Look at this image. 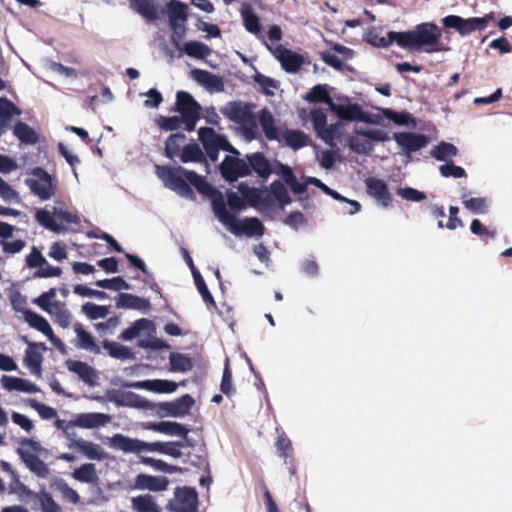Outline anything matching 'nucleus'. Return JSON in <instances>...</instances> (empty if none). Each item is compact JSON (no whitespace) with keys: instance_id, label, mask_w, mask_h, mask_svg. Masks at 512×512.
<instances>
[{"instance_id":"39448f33","label":"nucleus","mask_w":512,"mask_h":512,"mask_svg":"<svg viewBox=\"0 0 512 512\" xmlns=\"http://www.w3.org/2000/svg\"><path fill=\"white\" fill-rule=\"evenodd\" d=\"M33 178L25 180L26 185L31 192L41 200H49L56 193L57 186L53 182V177L42 167H35L31 170Z\"/></svg>"},{"instance_id":"ddd939ff","label":"nucleus","mask_w":512,"mask_h":512,"mask_svg":"<svg viewBox=\"0 0 512 512\" xmlns=\"http://www.w3.org/2000/svg\"><path fill=\"white\" fill-rule=\"evenodd\" d=\"M24 340L28 344L24 356V365L32 374L39 377L42 371V352L46 351L47 347L43 342H28L25 338Z\"/></svg>"},{"instance_id":"cd10ccee","label":"nucleus","mask_w":512,"mask_h":512,"mask_svg":"<svg viewBox=\"0 0 512 512\" xmlns=\"http://www.w3.org/2000/svg\"><path fill=\"white\" fill-rule=\"evenodd\" d=\"M259 123L268 140L280 139L279 128L275 125V119L268 109H263L259 112Z\"/></svg>"},{"instance_id":"c9c22d12","label":"nucleus","mask_w":512,"mask_h":512,"mask_svg":"<svg viewBox=\"0 0 512 512\" xmlns=\"http://www.w3.org/2000/svg\"><path fill=\"white\" fill-rule=\"evenodd\" d=\"M303 99L309 103H325L331 109V103H334L326 84H317L307 92Z\"/></svg>"},{"instance_id":"0e129e2a","label":"nucleus","mask_w":512,"mask_h":512,"mask_svg":"<svg viewBox=\"0 0 512 512\" xmlns=\"http://www.w3.org/2000/svg\"><path fill=\"white\" fill-rule=\"evenodd\" d=\"M439 172L441 176L445 178L453 177V178H463L467 177V173L464 168L461 166L455 165L453 162H448L439 167Z\"/></svg>"},{"instance_id":"de8ad7c7","label":"nucleus","mask_w":512,"mask_h":512,"mask_svg":"<svg viewBox=\"0 0 512 512\" xmlns=\"http://www.w3.org/2000/svg\"><path fill=\"white\" fill-rule=\"evenodd\" d=\"M151 324V321L146 318L138 319L132 323L130 327L122 331V333L119 335V339L123 341H131L139 336L141 331L148 329Z\"/></svg>"},{"instance_id":"4be33fe9","label":"nucleus","mask_w":512,"mask_h":512,"mask_svg":"<svg viewBox=\"0 0 512 512\" xmlns=\"http://www.w3.org/2000/svg\"><path fill=\"white\" fill-rule=\"evenodd\" d=\"M0 381L2 387L8 391L16 390L26 393H36L40 391L37 385L27 379L3 375Z\"/></svg>"},{"instance_id":"0eeeda50","label":"nucleus","mask_w":512,"mask_h":512,"mask_svg":"<svg viewBox=\"0 0 512 512\" xmlns=\"http://www.w3.org/2000/svg\"><path fill=\"white\" fill-rule=\"evenodd\" d=\"M172 512H198V494L194 488H177L174 498L167 504Z\"/></svg>"},{"instance_id":"a18cd8bd","label":"nucleus","mask_w":512,"mask_h":512,"mask_svg":"<svg viewBox=\"0 0 512 512\" xmlns=\"http://www.w3.org/2000/svg\"><path fill=\"white\" fill-rule=\"evenodd\" d=\"M457 154L458 148L454 144L444 141L436 145L431 151V156L438 161H447L456 157Z\"/></svg>"},{"instance_id":"a19ab883","label":"nucleus","mask_w":512,"mask_h":512,"mask_svg":"<svg viewBox=\"0 0 512 512\" xmlns=\"http://www.w3.org/2000/svg\"><path fill=\"white\" fill-rule=\"evenodd\" d=\"M103 348L108 352V354L115 359L126 360L133 359L134 354L130 348L127 346L121 345L117 342L104 340Z\"/></svg>"},{"instance_id":"6e6d98bb","label":"nucleus","mask_w":512,"mask_h":512,"mask_svg":"<svg viewBox=\"0 0 512 512\" xmlns=\"http://www.w3.org/2000/svg\"><path fill=\"white\" fill-rule=\"evenodd\" d=\"M275 447L279 456L284 459L285 464H288V459L292 457L293 447L291 440L284 432L278 435Z\"/></svg>"},{"instance_id":"4d7b16f0","label":"nucleus","mask_w":512,"mask_h":512,"mask_svg":"<svg viewBox=\"0 0 512 512\" xmlns=\"http://www.w3.org/2000/svg\"><path fill=\"white\" fill-rule=\"evenodd\" d=\"M157 126L164 131H175L181 128L182 125L185 126L184 118L180 116H159L156 120Z\"/></svg>"},{"instance_id":"680f3d73","label":"nucleus","mask_w":512,"mask_h":512,"mask_svg":"<svg viewBox=\"0 0 512 512\" xmlns=\"http://www.w3.org/2000/svg\"><path fill=\"white\" fill-rule=\"evenodd\" d=\"M57 294L56 288H50L48 291L43 292L40 296L34 299V303L45 312H51L50 308L53 307L55 297Z\"/></svg>"},{"instance_id":"c03bdc74","label":"nucleus","mask_w":512,"mask_h":512,"mask_svg":"<svg viewBox=\"0 0 512 512\" xmlns=\"http://www.w3.org/2000/svg\"><path fill=\"white\" fill-rule=\"evenodd\" d=\"M283 138L285 143L294 150L307 146L309 141L308 136L301 130H286Z\"/></svg>"},{"instance_id":"2f4dec72","label":"nucleus","mask_w":512,"mask_h":512,"mask_svg":"<svg viewBox=\"0 0 512 512\" xmlns=\"http://www.w3.org/2000/svg\"><path fill=\"white\" fill-rule=\"evenodd\" d=\"M74 331L77 335V346L79 348L90 351L94 354H99L101 352V349L99 345L96 344L94 337L84 329L81 323L74 324Z\"/></svg>"},{"instance_id":"5fc2aeb1","label":"nucleus","mask_w":512,"mask_h":512,"mask_svg":"<svg viewBox=\"0 0 512 512\" xmlns=\"http://www.w3.org/2000/svg\"><path fill=\"white\" fill-rule=\"evenodd\" d=\"M270 190L282 208L292 202L287 188L281 181L274 180L270 185Z\"/></svg>"},{"instance_id":"13d9d810","label":"nucleus","mask_w":512,"mask_h":512,"mask_svg":"<svg viewBox=\"0 0 512 512\" xmlns=\"http://www.w3.org/2000/svg\"><path fill=\"white\" fill-rule=\"evenodd\" d=\"M193 278L195 281V285L202 296L203 301L206 303V305L212 306L213 308H216V303L214 301V298L212 294L210 293L203 277L201 276L199 271H194Z\"/></svg>"},{"instance_id":"052dcab7","label":"nucleus","mask_w":512,"mask_h":512,"mask_svg":"<svg viewBox=\"0 0 512 512\" xmlns=\"http://www.w3.org/2000/svg\"><path fill=\"white\" fill-rule=\"evenodd\" d=\"M82 312L91 320L105 318L109 314V307L87 302L82 306Z\"/></svg>"},{"instance_id":"79ce46f5","label":"nucleus","mask_w":512,"mask_h":512,"mask_svg":"<svg viewBox=\"0 0 512 512\" xmlns=\"http://www.w3.org/2000/svg\"><path fill=\"white\" fill-rule=\"evenodd\" d=\"M72 477L83 483H94L98 480L97 470L96 466L93 463H85L82 464L80 467L76 468L73 473Z\"/></svg>"},{"instance_id":"603ef678","label":"nucleus","mask_w":512,"mask_h":512,"mask_svg":"<svg viewBox=\"0 0 512 512\" xmlns=\"http://www.w3.org/2000/svg\"><path fill=\"white\" fill-rule=\"evenodd\" d=\"M244 200L246 205L248 204L251 207L257 208L260 205L263 207H270L271 199L269 196H263L262 192L259 189L252 188L248 191V194H245Z\"/></svg>"},{"instance_id":"412c9836","label":"nucleus","mask_w":512,"mask_h":512,"mask_svg":"<svg viewBox=\"0 0 512 512\" xmlns=\"http://www.w3.org/2000/svg\"><path fill=\"white\" fill-rule=\"evenodd\" d=\"M111 417L104 413H82L79 414L74 420H71V424L76 425L80 428H97L106 425L110 422Z\"/></svg>"},{"instance_id":"9b49d317","label":"nucleus","mask_w":512,"mask_h":512,"mask_svg":"<svg viewBox=\"0 0 512 512\" xmlns=\"http://www.w3.org/2000/svg\"><path fill=\"white\" fill-rule=\"evenodd\" d=\"M219 170L221 176L230 183L251 175V169L245 160L228 155L223 159Z\"/></svg>"},{"instance_id":"7ed1b4c3","label":"nucleus","mask_w":512,"mask_h":512,"mask_svg":"<svg viewBox=\"0 0 512 512\" xmlns=\"http://www.w3.org/2000/svg\"><path fill=\"white\" fill-rule=\"evenodd\" d=\"M174 111L178 112L185 120V130L192 132L200 119V104L186 91H178Z\"/></svg>"},{"instance_id":"5701e85b","label":"nucleus","mask_w":512,"mask_h":512,"mask_svg":"<svg viewBox=\"0 0 512 512\" xmlns=\"http://www.w3.org/2000/svg\"><path fill=\"white\" fill-rule=\"evenodd\" d=\"M146 428L170 436H186L190 431L186 426L171 421L149 422Z\"/></svg>"},{"instance_id":"864d4df0","label":"nucleus","mask_w":512,"mask_h":512,"mask_svg":"<svg viewBox=\"0 0 512 512\" xmlns=\"http://www.w3.org/2000/svg\"><path fill=\"white\" fill-rule=\"evenodd\" d=\"M184 51L188 56L197 59H204L209 56L211 52L210 48L206 44L198 41L187 42L184 46Z\"/></svg>"},{"instance_id":"f03ea898","label":"nucleus","mask_w":512,"mask_h":512,"mask_svg":"<svg viewBox=\"0 0 512 512\" xmlns=\"http://www.w3.org/2000/svg\"><path fill=\"white\" fill-rule=\"evenodd\" d=\"M441 36V30L436 24L425 22L416 25L414 30L389 31L386 37L380 36L377 30L372 28L366 33L365 40L377 48H386L395 42L399 47L410 51L423 50L426 53H435L444 50Z\"/></svg>"},{"instance_id":"2eb2a0df","label":"nucleus","mask_w":512,"mask_h":512,"mask_svg":"<svg viewBox=\"0 0 512 512\" xmlns=\"http://www.w3.org/2000/svg\"><path fill=\"white\" fill-rule=\"evenodd\" d=\"M365 186L368 195L378 201L383 207H389L392 203V195L389 192L387 184L379 178L368 177L365 180Z\"/></svg>"},{"instance_id":"aec40b11","label":"nucleus","mask_w":512,"mask_h":512,"mask_svg":"<svg viewBox=\"0 0 512 512\" xmlns=\"http://www.w3.org/2000/svg\"><path fill=\"white\" fill-rule=\"evenodd\" d=\"M67 369L78 375V377L86 384L94 386L98 379L96 370L85 362L79 360L68 359L65 362Z\"/></svg>"},{"instance_id":"f8f14e48","label":"nucleus","mask_w":512,"mask_h":512,"mask_svg":"<svg viewBox=\"0 0 512 512\" xmlns=\"http://www.w3.org/2000/svg\"><path fill=\"white\" fill-rule=\"evenodd\" d=\"M198 135L204 150L218 148L223 151L239 154V152L227 140L226 136L217 134L213 128L202 127L199 129Z\"/></svg>"},{"instance_id":"bf43d9fd","label":"nucleus","mask_w":512,"mask_h":512,"mask_svg":"<svg viewBox=\"0 0 512 512\" xmlns=\"http://www.w3.org/2000/svg\"><path fill=\"white\" fill-rule=\"evenodd\" d=\"M95 285L102 289H110L115 291L131 289V285L120 276L113 277L111 279L98 280L95 282Z\"/></svg>"},{"instance_id":"393cba45","label":"nucleus","mask_w":512,"mask_h":512,"mask_svg":"<svg viewBox=\"0 0 512 512\" xmlns=\"http://www.w3.org/2000/svg\"><path fill=\"white\" fill-rule=\"evenodd\" d=\"M309 182L312 185L316 186L317 188L321 189L325 194L329 195L333 199H335L337 201H340V202L348 203L350 205V209L348 210V213L350 215L356 214L357 212L360 211L361 205H360V203L358 201L347 199L346 197L342 196L337 191H335V190L331 189L330 187H328L320 179L315 178V177H309Z\"/></svg>"},{"instance_id":"1a4fd4ad","label":"nucleus","mask_w":512,"mask_h":512,"mask_svg":"<svg viewBox=\"0 0 512 512\" xmlns=\"http://www.w3.org/2000/svg\"><path fill=\"white\" fill-rule=\"evenodd\" d=\"M221 113L230 121L243 125L255 126L251 105L241 101H231L221 109Z\"/></svg>"},{"instance_id":"09e8293b","label":"nucleus","mask_w":512,"mask_h":512,"mask_svg":"<svg viewBox=\"0 0 512 512\" xmlns=\"http://www.w3.org/2000/svg\"><path fill=\"white\" fill-rule=\"evenodd\" d=\"M169 360L173 372H188L193 368L192 359L185 354L172 352Z\"/></svg>"},{"instance_id":"9d476101","label":"nucleus","mask_w":512,"mask_h":512,"mask_svg":"<svg viewBox=\"0 0 512 512\" xmlns=\"http://www.w3.org/2000/svg\"><path fill=\"white\" fill-rule=\"evenodd\" d=\"M194 404L193 397L185 394L170 402L153 403L152 409H157L160 416L183 417L189 413Z\"/></svg>"},{"instance_id":"dca6fc26","label":"nucleus","mask_w":512,"mask_h":512,"mask_svg":"<svg viewBox=\"0 0 512 512\" xmlns=\"http://www.w3.org/2000/svg\"><path fill=\"white\" fill-rule=\"evenodd\" d=\"M331 110L335 112L341 120L370 122L369 114L357 103L347 105L331 103Z\"/></svg>"},{"instance_id":"473e14b6","label":"nucleus","mask_w":512,"mask_h":512,"mask_svg":"<svg viewBox=\"0 0 512 512\" xmlns=\"http://www.w3.org/2000/svg\"><path fill=\"white\" fill-rule=\"evenodd\" d=\"M116 401L120 405L134 408L152 409L154 406L145 397L131 391L121 392Z\"/></svg>"},{"instance_id":"f704fd0d","label":"nucleus","mask_w":512,"mask_h":512,"mask_svg":"<svg viewBox=\"0 0 512 512\" xmlns=\"http://www.w3.org/2000/svg\"><path fill=\"white\" fill-rule=\"evenodd\" d=\"M185 141V134L181 132L171 134L166 139L164 155L169 159H174L176 156H180Z\"/></svg>"},{"instance_id":"69168bd1","label":"nucleus","mask_w":512,"mask_h":512,"mask_svg":"<svg viewBox=\"0 0 512 512\" xmlns=\"http://www.w3.org/2000/svg\"><path fill=\"white\" fill-rule=\"evenodd\" d=\"M463 205L474 214H484L487 211V201L482 197L464 199Z\"/></svg>"},{"instance_id":"e433bc0d","label":"nucleus","mask_w":512,"mask_h":512,"mask_svg":"<svg viewBox=\"0 0 512 512\" xmlns=\"http://www.w3.org/2000/svg\"><path fill=\"white\" fill-rule=\"evenodd\" d=\"M50 311L51 312L47 313L53 317V320L57 325L62 328H68L70 326L72 315L64 302L54 301V305L50 308Z\"/></svg>"},{"instance_id":"4468645a","label":"nucleus","mask_w":512,"mask_h":512,"mask_svg":"<svg viewBox=\"0 0 512 512\" xmlns=\"http://www.w3.org/2000/svg\"><path fill=\"white\" fill-rule=\"evenodd\" d=\"M393 139L408 154L421 150L429 142L426 135L414 132L394 133Z\"/></svg>"},{"instance_id":"c756f323","label":"nucleus","mask_w":512,"mask_h":512,"mask_svg":"<svg viewBox=\"0 0 512 512\" xmlns=\"http://www.w3.org/2000/svg\"><path fill=\"white\" fill-rule=\"evenodd\" d=\"M13 134L21 143L26 145H35L39 142L38 132L22 121H18L14 125Z\"/></svg>"},{"instance_id":"423d86ee","label":"nucleus","mask_w":512,"mask_h":512,"mask_svg":"<svg viewBox=\"0 0 512 512\" xmlns=\"http://www.w3.org/2000/svg\"><path fill=\"white\" fill-rule=\"evenodd\" d=\"M110 446L116 450L125 453H141L143 451L159 452L163 454L165 442H143L138 439H132L122 434H115L110 438Z\"/></svg>"},{"instance_id":"58836bf2","label":"nucleus","mask_w":512,"mask_h":512,"mask_svg":"<svg viewBox=\"0 0 512 512\" xmlns=\"http://www.w3.org/2000/svg\"><path fill=\"white\" fill-rule=\"evenodd\" d=\"M24 320L29 324L30 327L38 330L39 332L46 334H51V326L49 322L40 314L32 310H25L23 312Z\"/></svg>"},{"instance_id":"338daca9","label":"nucleus","mask_w":512,"mask_h":512,"mask_svg":"<svg viewBox=\"0 0 512 512\" xmlns=\"http://www.w3.org/2000/svg\"><path fill=\"white\" fill-rule=\"evenodd\" d=\"M398 196L405 200L420 202L427 198L426 194L412 187L398 188L396 190Z\"/></svg>"},{"instance_id":"7c9ffc66","label":"nucleus","mask_w":512,"mask_h":512,"mask_svg":"<svg viewBox=\"0 0 512 512\" xmlns=\"http://www.w3.org/2000/svg\"><path fill=\"white\" fill-rule=\"evenodd\" d=\"M130 7L148 21L159 18L157 6L154 0H129Z\"/></svg>"},{"instance_id":"c85d7f7f","label":"nucleus","mask_w":512,"mask_h":512,"mask_svg":"<svg viewBox=\"0 0 512 512\" xmlns=\"http://www.w3.org/2000/svg\"><path fill=\"white\" fill-rule=\"evenodd\" d=\"M131 508L134 512H162L154 496L142 494L131 498Z\"/></svg>"},{"instance_id":"774afa93","label":"nucleus","mask_w":512,"mask_h":512,"mask_svg":"<svg viewBox=\"0 0 512 512\" xmlns=\"http://www.w3.org/2000/svg\"><path fill=\"white\" fill-rule=\"evenodd\" d=\"M42 512H58L61 510L60 505L47 492H40L38 495Z\"/></svg>"},{"instance_id":"b1692460","label":"nucleus","mask_w":512,"mask_h":512,"mask_svg":"<svg viewBox=\"0 0 512 512\" xmlns=\"http://www.w3.org/2000/svg\"><path fill=\"white\" fill-rule=\"evenodd\" d=\"M246 159L251 172L254 171L260 178L266 179L271 175V165L261 152L248 154Z\"/></svg>"},{"instance_id":"e2e57ef3","label":"nucleus","mask_w":512,"mask_h":512,"mask_svg":"<svg viewBox=\"0 0 512 512\" xmlns=\"http://www.w3.org/2000/svg\"><path fill=\"white\" fill-rule=\"evenodd\" d=\"M0 198L7 203L20 201L19 193L2 177H0Z\"/></svg>"},{"instance_id":"72a5a7b5","label":"nucleus","mask_w":512,"mask_h":512,"mask_svg":"<svg viewBox=\"0 0 512 512\" xmlns=\"http://www.w3.org/2000/svg\"><path fill=\"white\" fill-rule=\"evenodd\" d=\"M50 487L59 491L64 500L72 504H78L80 502V496L77 491L71 488L63 478L58 476L52 477Z\"/></svg>"},{"instance_id":"3c124183","label":"nucleus","mask_w":512,"mask_h":512,"mask_svg":"<svg viewBox=\"0 0 512 512\" xmlns=\"http://www.w3.org/2000/svg\"><path fill=\"white\" fill-rule=\"evenodd\" d=\"M241 16L245 29L252 33L257 34L261 30V25L258 16L255 14L253 9L249 6L241 9Z\"/></svg>"},{"instance_id":"20e7f679","label":"nucleus","mask_w":512,"mask_h":512,"mask_svg":"<svg viewBox=\"0 0 512 512\" xmlns=\"http://www.w3.org/2000/svg\"><path fill=\"white\" fill-rule=\"evenodd\" d=\"M492 19V14L468 19H464L458 15H448L442 19V24L446 28L455 29L461 36H467L472 32L484 30Z\"/></svg>"},{"instance_id":"8fccbe9b","label":"nucleus","mask_w":512,"mask_h":512,"mask_svg":"<svg viewBox=\"0 0 512 512\" xmlns=\"http://www.w3.org/2000/svg\"><path fill=\"white\" fill-rule=\"evenodd\" d=\"M21 115V110L9 99L0 98V124L6 125L14 116Z\"/></svg>"},{"instance_id":"6e6552de","label":"nucleus","mask_w":512,"mask_h":512,"mask_svg":"<svg viewBox=\"0 0 512 512\" xmlns=\"http://www.w3.org/2000/svg\"><path fill=\"white\" fill-rule=\"evenodd\" d=\"M266 46L287 73H297L305 63V59L301 54L284 47L282 44H278L275 47L269 44H266Z\"/></svg>"},{"instance_id":"4c0bfd02","label":"nucleus","mask_w":512,"mask_h":512,"mask_svg":"<svg viewBox=\"0 0 512 512\" xmlns=\"http://www.w3.org/2000/svg\"><path fill=\"white\" fill-rule=\"evenodd\" d=\"M187 5L179 0H170L167 3L169 25L174 26L175 22L185 23L187 21Z\"/></svg>"},{"instance_id":"a211bd4d","label":"nucleus","mask_w":512,"mask_h":512,"mask_svg":"<svg viewBox=\"0 0 512 512\" xmlns=\"http://www.w3.org/2000/svg\"><path fill=\"white\" fill-rule=\"evenodd\" d=\"M169 480L165 476L138 474L134 480V488L151 492H162L168 489Z\"/></svg>"},{"instance_id":"6ab92c4d","label":"nucleus","mask_w":512,"mask_h":512,"mask_svg":"<svg viewBox=\"0 0 512 512\" xmlns=\"http://www.w3.org/2000/svg\"><path fill=\"white\" fill-rule=\"evenodd\" d=\"M124 386L129 388L146 389L156 393H173L178 387L176 382L162 379L126 383Z\"/></svg>"},{"instance_id":"37998d69","label":"nucleus","mask_w":512,"mask_h":512,"mask_svg":"<svg viewBox=\"0 0 512 512\" xmlns=\"http://www.w3.org/2000/svg\"><path fill=\"white\" fill-rule=\"evenodd\" d=\"M35 218L41 226L50 231L58 233L63 229V226L56 221L57 219L54 212L51 213L46 209H38L36 211Z\"/></svg>"},{"instance_id":"f257e3e1","label":"nucleus","mask_w":512,"mask_h":512,"mask_svg":"<svg viewBox=\"0 0 512 512\" xmlns=\"http://www.w3.org/2000/svg\"><path fill=\"white\" fill-rule=\"evenodd\" d=\"M156 174L162 180L165 187L175 191L181 197L193 198V186L200 194L211 200L214 214L220 222L229 228L236 236L245 234L248 237L262 236L265 228L262 222L256 217L245 218L239 222L236 217L229 213L226 208L224 195L206 181L195 171L187 170L182 166L156 165Z\"/></svg>"},{"instance_id":"49530a36","label":"nucleus","mask_w":512,"mask_h":512,"mask_svg":"<svg viewBox=\"0 0 512 512\" xmlns=\"http://www.w3.org/2000/svg\"><path fill=\"white\" fill-rule=\"evenodd\" d=\"M75 444L78 446L76 450L84 454L88 459L100 461L105 458V453L101 446L96 443L83 440L80 443Z\"/></svg>"},{"instance_id":"ea45409f","label":"nucleus","mask_w":512,"mask_h":512,"mask_svg":"<svg viewBox=\"0 0 512 512\" xmlns=\"http://www.w3.org/2000/svg\"><path fill=\"white\" fill-rule=\"evenodd\" d=\"M179 157L183 163H207L203 151L196 143L184 145Z\"/></svg>"},{"instance_id":"bb28decb","label":"nucleus","mask_w":512,"mask_h":512,"mask_svg":"<svg viewBox=\"0 0 512 512\" xmlns=\"http://www.w3.org/2000/svg\"><path fill=\"white\" fill-rule=\"evenodd\" d=\"M117 308L147 310L150 307L149 300L129 293H119L116 298Z\"/></svg>"},{"instance_id":"f3484780","label":"nucleus","mask_w":512,"mask_h":512,"mask_svg":"<svg viewBox=\"0 0 512 512\" xmlns=\"http://www.w3.org/2000/svg\"><path fill=\"white\" fill-rule=\"evenodd\" d=\"M17 454L19 455L22 462L25 466L36 475L38 478L47 479L50 475V469L48 465L41 460L36 454L27 451L23 448L17 449Z\"/></svg>"},{"instance_id":"a878e982","label":"nucleus","mask_w":512,"mask_h":512,"mask_svg":"<svg viewBox=\"0 0 512 512\" xmlns=\"http://www.w3.org/2000/svg\"><path fill=\"white\" fill-rule=\"evenodd\" d=\"M191 75L196 82L208 89H214L216 91H222L224 89L222 78L207 70L194 69Z\"/></svg>"}]
</instances>
